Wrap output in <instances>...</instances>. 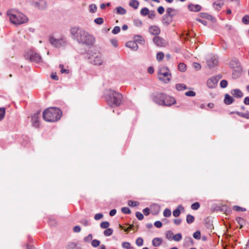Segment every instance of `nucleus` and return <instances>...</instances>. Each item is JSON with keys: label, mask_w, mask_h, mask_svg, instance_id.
<instances>
[{"label": "nucleus", "mask_w": 249, "mask_h": 249, "mask_svg": "<svg viewBox=\"0 0 249 249\" xmlns=\"http://www.w3.org/2000/svg\"><path fill=\"white\" fill-rule=\"evenodd\" d=\"M70 34L72 39L80 44L90 47L95 42V38L93 35L78 26L71 27Z\"/></svg>", "instance_id": "1"}, {"label": "nucleus", "mask_w": 249, "mask_h": 249, "mask_svg": "<svg viewBox=\"0 0 249 249\" xmlns=\"http://www.w3.org/2000/svg\"><path fill=\"white\" fill-rule=\"evenodd\" d=\"M105 98L107 102L112 107H118L122 103L123 95L113 90L108 89L105 91Z\"/></svg>", "instance_id": "2"}, {"label": "nucleus", "mask_w": 249, "mask_h": 249, "mask_svg": "<svg viewBox=\"0 0 249 249\" xmlns=\"http://www.w3.org/2000/svg\"><path fill=\"white\" fill-rule=\"evenodd\" d=\"M7 15L10 22L15 25H19L28 21V18L22 13L12 9L8 10Z\"/></svg>", "instance_id": "3"}, {"label": "nucleus", "mask_w": 249, "mask_h": 249, "mask_svg": "<svg viewBox=\"0 0 249 249\" xmlns=\"http://www.w3.org/2000/svg\"><path fill=\"white\" fill-rule=\"evenodd\" d=\"M62 115V111L57 107H50L46 109L43 113V118L46 121L53 122L59 120Z\"/></svg>", "instance_id": "4"}, {"label": "nucleus", "mask_w": 249, "mask_h": 249, "mask_svg": "<svg viewBox=\"0 0 249 249\" xmlns=\"http://www.w3.org/2000/svg\"><path fill=\"white\" fill-rule=\"evenodd\" d=\"M158 75L159 79L164 83L169 82L171 78V74L169 70L165 66L159 68Z\"/></svg>", "instance_id": "5"}, {"label": "nucleus", "mask_w": 249, "mask_h": 249, "mask_svg": "<svg viewBox=\"0 0 249 249\" xmlns=\"http://www.w3.org/2000/svg\"><path fill=\"white\" fill-rule=\"evenodd\" d=\"M50 42L52 46L55 48H61L66 46L68 44V41L66 37H61L56 38L54 37H51L50 38Z\"/></svg>", "instance_id": "6"}, {"label": "nucleus", "mask_w": 249, "mask_h": 249, "mask_svg": "<svg viewBox=\"0 0 249 249\" xmlns=\"http://www.w3.org/2000/svg\"><path fill=\"white\" fill-rule=\"evenodd\" d=\"M88 59L89 60L90 63L94 65H101L104 62L103 57L99 52L92 53L88 57Z\"/></svg>", "instance_id": "7"}, {"label": "nucleus", "mask_w": 249, "mask_h": 249, "mask_svg": "<svg viewBox=\"0 0 249 249\" xmlns=\"http://www.w3.org/2000/svg\"><path fill=\"white\" fill-rule=\"evenodd\" d=\"M26 59L29 60L31 62L36 63H40L42 61L40 55L37 53H35L33 51H30L25 55Z\"/></svg>", "instance_id": "8"}, {"label": "nucleus", "mask_w": 249, "mask_h": 249, "mask_svg": "<svg viewBox=\"0 0 249 249\" xmlns=\"http://www.w3.org/2000/svg\"><path fill=\"white\" fill-rule=\"evenodd\" d=\"M206 63L209 68H214L218 64V57L214 54H209L207 56Z\"/></svg>", "instance_id": "9"}, {"label": "nucleus", "mask_w": 249, "mask_h": 249, "mask_svg": "<svg viewBox=\"0 0 249 249\" xmlns=\"http://www.w3.org/2000/svg\"><path fill=\"white\" fill-rule=\"evenodd\" d=\"M220 78L219 76H213L207 80V85L209 88L213 89L216 87L218 80Z\"/></svg>", "instance_id": "10"}, {"label": "nucleus", "mask_w": 249, "mask_h": 249, "mask_svg": "<svg viewBox=\"0 0 249 249\" xmlns=\"http://www.w3.org/2000/svg\"><path fill=\"white\" fill-rule=\"evenodd\" d=\"M153 42L157 46L160 47H165L167 44L165 40L159 36H155L153 38Z\"/></svg>", "instance_id": "11"}, {"label": "nucleus", "mask_w": 249, "mask_h": 249, "mask_svg": "<svg viewBox=\"0 0 249 249\" xmlns=\"http://www.w3.org/2000/svg\"><path fill=\"white\" fill-rule=\"evenodd\" d=\"M33 5L39 9L43 10L46 8L47 3L44 0H34Z\"/></svg>", "instance_id": "12"}, {"label": "nucleus", "mask_w": 249, "mask_h": 249, "mask_svg": "<svg viewBox=\"0 0 249 249\" xmlns=\"http://www.w3.org/2000/svg\"><path fill=\"white\" fill-rule=\"evenodd\" d=\"M165 94L161 93H157L153 98L154 101L160 105H163Z\"/></svg>", "instance_id": "13"}, {"label": "nucleus", "mask_w": 249, "mask_h": 249, "mask_svg": "<svg viewBox=\"0 0 249 249\" xmlns=\"http://www.w3.org/2000/svg\"><path fill=\"white\" fill-rule=\"evenodd\" d=\"M163 102V105L168 107L175 104L176 100L173 97L165 95V98L164 99Z\"/></svg>", "instance_id": "14"}, {"label": "nucleus", "mask_w": 249, "mask_h": 249, "mask_svg": "<svg viewBox=\"0 0 249 249\" xmlns=\"http://www.w3.org/2000/svg\"><path fill=\"white\" fill-rule=\"evenodd\" d=\"M39 114V112L35 113L31 117V122L32 123L33 126L38 127L39 125V122L38 121V115Z\"/></svg>", "instance_id": "15"}, {"label": "nucleus", "mask_w": 249, "mask_h": 249, "mask_svg": "<svg viewBox=\"0 0 249 249\" xmlns=\"http://www.w3.org/2000/svg\"><path fill=\"white\" fill-rule=\"evenodd\" d=\"M149 32L153 35H158L160 33V30L159 27L156 25H153L149 28Z\"/></svg>", "instance_id": "16"}, {"label": "nucleus", "mask_w": 249, "mask_h": 249, "mask_svg": "<svg viewBox=\"0 0 249 249\" xmlns=\"http://www.w3.org/2000/svg\"><path fill=\"white\" fill-rule=\"evenodd\" d=\"M125 46L133 51H136L138 48V46L137 43L133 41H129L127 42L126 43Z\"/></svg>", "instance_id": "17"}, {"label": "nucleus", "mask_w": 249, "mask_h": 249, "mask_svg": "<svg viewBox=\"0 0 249 249\" xmlns=\"http://www.w3.org/2000/svg\"><path fill=\"white\" fill-rule=\"evenodd\" d=\"M231 94L237 98H240L243 96V93L239 89H234L231 91Z\"/></svg>", "instance_id": "18"}, {"label": "nucleus", "mask_w": 249, "mask_h": 249, "mask_svg": "<svg viewBox=\"0 0 249 249\" xmlns=\"http://www.w3.org/2000/svg\"><path fill=\"white\" fill-rule=\"evenodd\" d=\"M188 8L190 11L193 12H198L200 11L201 7L200 5L196 4L194 5L193 4H190L188 6Z\"/></svg>", "instance_id": "19"}, {"label": "nucleus", "mask_w": 249, "mask_h": 249, "mask_svg": "<svg viewBox=\"0 0 249 249\" xmlns=\"http://www.w3.org/2000/svg\"><path fill=\"white\" fill-rule=\"evenodd\" d=\"M172 21V18L168 15H165L163 17L162 23L165 25H168Z\"/></svg>", "instance_id": "20"}, {"label": "nucleus", "mask_w": 249, "mask_h": 249, "mask_svg": "<svg viewBox=\"0 0 249 249\" xmlns=\"http://www.w3.org/2000/svg\"><path fill=\"white\" fill-rule=\"evenodd\" d=\"M234 101V99L231 96H230L229 94H226L225 96V99H224V103L226 105H231L232 104Z\"/></svg>", "instance_id": "21"}, {"label": "nucleus", "mask_w": 249, "mask_h": 249, "mask_svg": "<svg viewBox=\"0 0 249 249\" xmlns=\"http://www.w3.org/2000/svg\"><path fill=\"white\" fill-rule=\"evenodd\" d=\"M224 0H218L213 4V7L216 10H219L224 5Z\"/></svg>", "instance_id": "22"}, {"label": "nucleus", "mask_w": 249, "mask_h": 249, "mask_svg": "<svg viewBox=\"0 0 249 249\" xmlns=\"http://www.w3.org/2000/svg\"><path fill=\"white\" fill-rule=\"evenodd\" d=\"M162 240L160 238H155L152 240V245L154 247H159L162 243Z\"/></svg>", "instance_id": "23"}, {"label": "nucleus", "mask_w": 249, "mask_h": 249, "mask_svg": "<svg viewBox=\"0 0 249 249\" xmlns=\"http://www.w3.org/2000/svg\"><path fill=\"white\" fill-rule=\"evenodd\" d=\"M183 207L180 205L178 206V208L173 211V215L175 217H178L179 216L180 213V210H183Z\"/></svg>", "instance_id": "24"}, {"label": "nucleus", "mask_w": 249, "mask_h": 249, "mask_svg": "<svg viewBox=\"0 0 249 249\" xmlns=\"http://www.w3.org/2000/svg\"><path fill=\"white\" fill-rule=\"evenodd\" d=\"M139 4V2L137 0H131L129 3V6L135 9L138 8Z\"/></svg>", "instance_id": "25"}, {"label": "nucleus", "mask_w": 249, "mask_h": 249, "mask_svg": "<svg viewBox=\"0 0 249 249\" xmlns=\"http://www.w3.org/2000/svg\"><path fill=\"white\" fill-rule=\"evenodd\" d=\"M126 13L125 9L121 6H119L116 8V13L118 15H124Z\"/></svg>", "instance_id": "26"}, {"label": "nucleus", "mask_w": 249, "mask_h": 249, "mask_svg": "<svg viewBox=\"0 0 249 249\" xmlns=\"http://www.w3.org/2000/svg\"><path fill=\"white\" fill-rule=\"evenodd\" d=\"M166 15H168L171 17H173L175 15V10L172 8H168L166 9Z\"/></svg>", "instance_id": "27"}, {"label": "nucleus", "mask_w": 249, "mask_h": 249, "mask_svg": "<svg viewBox=\"0 0 249 249\" xmlns=\"http://www.w3.org/2000/svg\"><path fill=\"white\" fill-rule=\"evenodd\" d=\"M77 247V244L75 243H69L67 246V249H79Z\"/></svg>", "instance_id": "28"}, {"label": "nucleus", "mask_w": 249, "mask_h": 249, "mask_svg": "<svg viewBox=\"0 0 249 249\" xmlns=\"http://www.w3.org/2000/svg\"><path fill=\"white\" fill-rule=\"evenodd\" d=\"M164 54L162 52H159L156 55V59L158 61H161L163 60Z\"/></svg>", "instance_id": "29"}, {"label": "nucleus", "mask_w": 249, "mask_h": 249, "mask_svg": "<svg viewBox=\"0 0 249 249\" xmlns=\"http://www.w3.org/2000/svg\"><path fill=\"white\" fill-rule=\"evenodd\" d=\"M176 89L178 90H182L186 89V86L184 84H178L176 86Z\"/></svg>", "instance_id": "30"}, {"label": "nucleus", "mask_w": 249, "mask_h": 249, "mask_svg": "<svg viewBox=\"0 0 249 249\" xmlns=\"http://www.w3.org/2000/svg\"><path fill=\"white\" fill-rule=\"evenodd\" d=\"M195 220V217L191 214H188L186 216V221L188 224L192 223Z\"/></svg>", "instance_id": "31"}, {"label": "nucleus", "mask_w": 249, "mask_h": 249, "mask_svg": "<svg viewBox=\"0 0 249 249\" xmlns=\"http://www.w3.org/2000/svg\"><path fill=\"white\" fill-rule=\"evenodd\" d=\"M113 233V230L111 228H107L104 231V234L106 236H110Z\"/></svg>", "instance_id": "32"}, {"label": "nucleus", "mask_w": 249, "mask_h": 249, "mask_svg": "<svg viewBox=\"0 0 249 249\" xmlns=\"http://www.w3.org/2000/svg\"><path fill=\"white\" fill-rule=\"evenodd\" d=\"M182 239L181 234L180 233H177L173 237V240L175 241L178 242Z\"/></svg>", "instance_id": "33"}, {"label": "nucleus", "mask_w": 249, "mask_h": 249, "mask_svg": "<svg viewBox=\"0 0 249 249\" xmlns=\"http://www.w3.org/2000/svg\"><path fill=\"white\" fill-rule=\"evenodd\" d=\"M242 22L246 25L249 24V16L245 15L242 18Z\"/></svg>", "instance_id": "34"}, {"label": "nucleus", "mask_w": 249, "mask_h": 249, "mask_svg": "<svg viewBox=\"0 0 249 249\" xmlns=\"http://www.w3.org/2000/svg\"><path fill=\"white\" fill-rule=\"evenodd\" d=\"M89 9L90 13H94L97 10V6L94 4H91L89 6Z\"/></svg>", "instance_id": "35"}, {"label": "nucleus", "mask_w": 249, "mask_h": 249, "mask_svg": "<svg viewBox=\"0 0 249 249\" xmlns=\"http://www.w3.org/2000/svg\"><path fill=\"white\" fill-rule=\"evenodd\" d=\"M178 69L181 71H184L186 70V66L184 63H180L178 65Z\"/></svg>", "instance_id": "36"}, {"label": "nucleus", "mask_w": 249, "mask_h": 249, "mask_svg": "<svg viewBox=\"0 0 249 249\" xmlns=\"http://www.w3.org/2000/svg\"><path fill=\"white\" fill-rule=\"evenodd\" d=\"M234 113H236V114H237L238 115H239L241 117H244V118L248 119H249V113H243L242 112H240L238 111H236Z\"/></svg>", "instance_id": "37"}, {"label": "nucleus", "mask_w": 249, "mask_h": 249, "mask_svg": "<svg viewBox=\"0 0 249 249\" xmlns=\"http://www.w3.org/2000/svg\"><path fill=\"white\" fill-rule=\"evenodd\" d=\"M143 240L142 237L138 238L136 240V244L139 246L141 247L143 245Z\"/></svg>", "instance_id": "38"}, {"label": "nucleus", "mask_w": 249, "mask_h": 249, "mask_svg": "<svg viewBox=\"0 0 249 249\" xmlns=\"http://www.w3.org/2000/svg\"><path fill=\"white\" fill-rule=\"evenodd\" d=\"M163 215L164 217H168L171 215V211L169 209H165L163 211Z\"/></svg>", "instance_id": "39"}, {"label": "nucleus", "mask_w": 249, "mask_h": 249, "mask_svg": "<svg viewBox=\"0 0 249 249\" xmlns=\"http://www.w3.org/2000/svg\"><path fill=\"white\" fill-rule=\"evenodd\" d=\"M235 220H236V221L240 225V228H241L243 226L244 223V220L243 218L240 217H238L236 218Z\"/></svg>", "instance_id": "40"}, {"label": "nucleus", "mask_w": 249, "mask_h": 249, "mask_svg": "<svg viewBox=\"0 0 249 249\" xmlns=\"http://www.w3.org/2000/svg\"><path fill=\"white\" fill-rule=\"evenodd\" d=\"M109 223L107 221H104L100 224V227L102 229H107L109 226Z\"/></svg>", "instance_id": "41"}, {"label": "nucleus", "mask_w": 249, "mask_h": 249, "mask_svg": "<svg viewBox=\"0 0 249 249\" xmlns=\"http://www.w3.org/2000/svg\"><path fill=\"white\" fill-rule=\"evenodd\" d=\"M233 210L238 212H245L246 211L245 208L239 207L238 206H234L233 207Z\"/></svg>", "instance_id": "42"}, {"label": "nucleus", "mask_w": 249, "mask_h": 249, "mask_svg": "<svg viewBox=\"0 0 249 249\" xmlns=\"http://www.w3.org/2000/svg\"><path fill=\"white\" fill-rule=\"evenodd\" d=\"M149 13V10L147 8H143L141 10V14L143 16H146Z\"/></svg>", "instance_id": "43"}, {"label": "nucleus", "mask_w": 249, "mask_h": 249, "mask_svg": "<svg viewBox=\"0 0 249 249\" xmlns=\"http://www.w3.org/2000/svg\"><path fill=\"white\" fill-rule=\"evenodd\" d=\"M122 247L125 249H129L131 246L130 243L127 242H124L122 244Z\"/></svg>", "instance_id": "44"}, {"label": "nucleus", "mask_w": 249, "mask_h": 249, "mask_svg": "<svg viewBox=\"0 0 249 249\" xmlns=\"http://www.w3.org/2000/svg\"><path fill=\"white\" fill-rule=\"evenodd\" d=\"M100 244V241L96 239L93 240L91 242V245L94 248L97 247L98 246H99Z\"/></svg>", "instance_id": "45"}, {"label": "nucleus", "mask_w": 249, "mask_h": 249, "mask_svg": "<svg viewBox=\"0 0 249 249\" xmlns=\"http://www.w3.org/2000/svg\"><path fill=\"white\" fill-rule=\"evenodd\" d=\"M128 204L130 206L134 207L138 206L139 204V203L138 201L129 200Z\"/></svg>", "instance_id": "46"}, {"label": "nucleus", "mask_w": 249, "mask_h": 249, "mask_svg": "<svg viewBox=\"0 0 249 249\" xmlns=\"http://www.w3.org/2000/svg\"><path fill=\"white\" fill-rule=\"evenodd\" d=\"M5 113L4 108H0V121L4 118Z\"/></svg>", "instance_id": "47"}, {"label": "nucleus", "mask_w": 249, "mask_h": 249, "mask_svg": "<svg viewBox=\"0 0 249 249\" xmlns=\"http://www.w3.org/2000/svg\"><path fill=\"white\" fill-rule=\"evenodd\" d=\"M199 207H200V205L198 202H195V203H193V204H192V205H191V208H192V209H193L194 210H196L198 209Z\"/></svg>", "instance_id": "48"}, {"label": "nucleus", "mask_w": 249, "mask_h": 249, "mask_svg": "<svg viewBox=\"0 0 249 249\" xmlns=\"http://www.w3.org/2000/svg\"><path fill=\"white\" fill-rule=\"evenodd\" d=\"M220 85L221 88H225L227 87L228 85V82L226 80H222L221 81Z\"/></svg>", "instance_id": "49"}, {"label": "nucleus", "mask_w": 249, "mask_h": 249, "mask_svg": "<svg viewBox=\"0 0 249 249\" xmlns=\"http://www.w3.org/2000/svg\"><path fill=\"white\" fill-rule=\"evenodd\" d=\"M104 22V19L102 18H96L94 19V22L98 25L102 24Z\"/></svg>", "instance_id": "50"}, {"label": "nucleus", "mask_w": 249, "mask_h": 249, "mask_svg": "<svg viewBox=\"0 0 249 249\" xmlns=\"http://www.w3.org/2000/svg\"><path fill=\"white\" fill-rule=\"evenodd\" d=\"M121 211L124 213L129 214L131 213L130 210L127 207H123Z\"/></svg>", "instance_id": "51"}, {"label": "nucleus", "mask_w": 249, "mask_h": 249, "mask_svg": "<svg viewBox=\"0 0 249 249\" xmlns=\"http://www.w3.org/2000/svg\"><path fill=\"white\" fill-rule=\"evenodd\" d=\"M173 233L171 231H168L166 233V238L169 240L173 239Z\"/></svg>", "instance_id": "52"}, {"label": "nucleus", "mask_w": 249, "mask_h": 249, "mask_svg": "<svg viewBox=\"0 0 249 249\" xmlns=\"http://www.w3.org/2000/svg\"><path fill=\"white\" fill-rule=\"evenodd\" d=\"M59 67L61 69V72L62 73H65L68 74L69 73L70 71H69V70L68 69H63V67H64V65H63L60 64L59 65Z\"/></svg>", "instance_id": "53"}, {"label": "nucleus", "mask_w": 249, "mask_h": 249, "mask_svg": "<svg viewBox=\"0 0 249 249\" xmlns=\"http://www.w3.org/2000/svg\"><path fill=\"white\" fill-rule=\"evenodd\" d=\"M200 232L199 231H196L193 234V237L195 239H199L200 238Z\"/></svg>", "instance_id": "54"}, {"label": "nucleus", "mask_w": 249, "mask_h": 249, "mask_svg": "<svg viewBox=\"0 0 249 249\" xmlns=\"http://www.w3.org/2000/svg\"><path fill=\"white\" fill-rule=\"evenodd\" d=\"M134 25L137 27H141L142 25V21L139 19H135L134 21Z\"/></svg>", "instance_id": "55"}, {"label": "nucleus", "mask_w": 249, "mask_h": 249, "mask_svg": "<svg viewBox=\"0 0 249 249\" xmlns=\"http://www.w3.org/2000/svg\"><path fill=\"white\" fill-rule=\"evenodd\" d=\"M185 94L187 96L194 97L196 95V93L193 91H188L186 92Z\"/></svg>", "instance_id": "56"}, {"label": "nucleus", "mask_w": 249, "mask_h": 249, "mask_svg": "<svg viewBox=\"0 0 249 249\" xmlns=\"http://www.w3.org/2000/svg\"><path fill=\"white\" fill-rule=\"evenodd\" d=\"M136 216L140 220H142L143 218V214L139 212L136 213Z\"/></svg>", "instance_id": "57"}, {"label": "nucleus", "mask_w": 249, "mask_h": 249, "mask_svg": "<svg viewBox=\"0 0 249 249\" xmlns=\"http://www.w3.org/2000/svg\"><path fill=\"white\" fill-rule=\"evenodd\" d=\"M120 31V27L117 26H115L114 29L112 30V33L113 34H118V33H119Z\"/></svg>", "instance_id": "58"}, {"label": "nucleus", "mask_w": 249, "mask_h": 249, "mask_svg": "<svg viewBox=\"0 0 249 249\" xmlns=\"http://www.w3.org/2000/svg\"><path fill=\"white\" fill-rule=\"evenodd\" d=\"M92 239V235L91 234H89L87 236L85 237L84 240L86 242H89Z\"/></svg>", "instance_id": "59"}, {"label": "nucleus", "mask_w": 249, "mask_h": 249, "mask_svg": "<svg viewBox=\"0 0 249 249\" xmlns=\"http://www.w3.org/2000/svg\"><path fill=\"white\" fill-rule=\"evenodd\" d=\"M193 67L196 70L198 71L200 70L201 69V65L199 63H194L193 64Z\"/></svg>", "instance_id": "60"}, {"label": "nucleus", "mask_w": 249, "mask_h": 249, "mask_svg": "<svg viewBox=\"0 0 249 249\" xmlns=\"http://www.w3.org/2000/svg\"><path fill=\"white\" fill-rule=\"evenodd\" d=\"M103 217V214L101 213H97L94 216V219L96 220H98Z\"/></svg>", "instance_id": "61"}, {"label": "nucleus", "mask_w": 249, "mask_h": 249, "mask_svg": "<svg viewBox=\"0 0 249 249\" xmlns=\"http://www.w3.org/2000/svg\"><path fill=\"white\" fill-rule=\"evenodd\" d=\"M111 44L115 47L118 46V41L116 39H112L110 40Z\"/></svg>", "instance_id": "62"}, {"label": "nucleus", "mask_w": 249, "mask_h": 249, "mask_svg": "<svg viewBox=\"0 0 249 249\" xmlns=\"http://www.w3.org/2000/svg\"><path fill=\"white\" fill-rule=\"evenodd\" d=\"M80 223L84 225L85 226H87L89 225V221L87 219H82L80 221Z\"/></svg>", "instance_id": "63"}, {"label": "nucleus", "mask_w": 249, "mask_h": 249, "mask_svg": "<svg viewBox=\"0 0 249 249\" xmlns=\"http://www.w3.org/2000/svg\"><path fill=\"white\" fill-rule=\"evenodd\" d=\"M162 225V223L160 221H157L154 223V226L158 228L161 227Z\"/></svg>", "instance_id": "64"}]
</instances>
